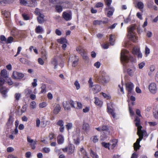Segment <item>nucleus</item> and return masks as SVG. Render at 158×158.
<instances>
[{
	"label": "nucleus",
	"mask_w": 158,
	"mask_h": 158,
	"mask_svg": "<svg viewBox=\"0 0 158 158\" xmlns=\"http://www.w3.org/2000/svg\"><path fill=\"white\" fill-rule=\"evenodd\" d=\"M135 121L136 122L135 126L137 127V135L139 137V139H137L136 142L134 144V150L137 151L140 148V142L143 139V136H146L147 132L145 130H141L142 127L140 125V119L139 117H136Z\"/></svg>",
	"instance_id": "obj_1"
},
{
	"label": "nucleus",
	"mask_w": 158,
	"mask_h": 158,
	"mask_svg": "<svg viewBox=\"0 0 158 158\" xmlns=\"http://www.w3.org/2000/svg\"><path fill=\"white\" fill-rule=\"evenodd\" d=\"M97 79L98 82L102 84L107 83L110 81L109 77L104 71L101 72L100 76L97 77Z\"/></svg>",
	"instance_id": "obj_2"
},
{
	"label": "nucleus",
	"mask_w": 158,
	"mask_h": 158,
	"mask_svg": "<svg viewBox=\"0 0 158 158\" xmlns=\"http://www.w3.org/2000/svg\"><path fill=\"white\" fill-rule=\"evenodd\" d=\"M127 29L128 37L133 41L135 42L137 40V37L135 35V26H131Z\"/></svg>",
	"instance_id": "obj_3"
},
{
	"label": "nucleus",
	"mask_w": 158,
	"mask_h": 158,
	"mask_svg": "<svg viewBox=\"0 0 158 158\" xmlns=\"http://www.w3.org/2000/svg\"><path fill=\"white\" fill-rule=\"evenodd\" d=\"M132 57L130 56L129 52L125 50H122L121 53V60L122 61L127 63L129 60H131Z\"/></svg>",
	"instance_id": "obj_4"
},
{
	"label": "nucleus",
	"mask_w": 158,
	"mask_h": 158,
	"mask_svg": "<svg viewBox=\"0 0 158 158\" xmlns=\"http://www.w3.org/2000/svg\"><path fill=\"white\" fill-rule=\"evenodd\" d=\"M5 80L3 78L0 77V92L4 97L6 96V94L8 89L6 87H2V86L4 84Z\"/></svg>",
	"instance_id": "obj_5"
},
{
	"label": "nucleus",
	"mask_w": 158,
	"mask_h": 158,
	"mask_svg": "<svg viewBox=\"0 0 158 158\" xmlns=\"http://www.w3.org/2000/svg\"><path fill=\"white\" fill-rule=\"evenodd\" d=\"M69 61L72 63L73 67H75L78 64L79 61V59L77 56L73 55L71 56L69 58Z\"/></svg>",
	"instance_id": "obj_6"
},
{
	"label": "nucleus",
	"mask_w": 158,
	"mask_h": 158,
	"mask_svg": "<svg viewBox=\"0 0 158 158\" xmlns=\"http://www.w3.org/2000/svg\"><path fill=\"white\" fill-rule=\"evenodd\" d=\"M24 77V74L22 73L15 71L13 73L12 77L15 79L21 80Z\"/></svg>",
	"instance_id": "obj_7"
},
{
	"label": "nucleus",
	"mask_w": 158,
	"mask_h": 158,
	"mask_svg": "<svg viewBox=\"0 0 158 158\" xmlns=\"http://www.w3.org/2000/svg\"><path fill=\"white\" fill-rule=\"evenodd\" d=\"M72 14L71 12H64L62 14V16L64 19L66 21H69L71 19Z\"/></svg>",
	"instance_id": "obj_8"
},
{
	"label": "nucleus",
	"mask_w": 158,
	"mask_h": 158,
	"mask_svg": "<svg viewBox=\"0 0 158 158\" xmlns=\"http://www.w3.org/2000/svg\"><path fill=\"white\" fill-rule=\"evenodd\" d=\"M134 87L133 84L131 82H128L126 83V89L128 92V94H129L131 93Z\"/></svg>",
	"instance_id": "obj_9"
},
{
	"label": "nucleus",
	"mask_w": 158,
	"mask_h": 158,
	"mask_svg": "<svg viewBox=\"0 0 158 158\" xmlns=\"http://www.w3.org/2000/svg\"><path fill=\"white\" fill-rule=\"evenodd\" d=\"M149 89L150 91L152 94H155L157 90L156 84L154 83H151L149 86Z\"/></svg>",
	"instance_id": "obj_10"
},
{
	"label": "nucleus",
	"mask_w": 158,
	"mask_h": 158,
	"mask_svg": "<svg viewBox=\"0 0 158 158\" xmlns=\"http://www.w3.org/2000/svg\"><path fill=\"white\" fill-rule=\"evenodd\" d=\"M27 141L29 143H30V146L31 148L33 149H35V145L36 143V141H34L33 139H31L29 136L27 137Z\"/></svg>",
	"instance_id": "obj_11"
},
{
	"label": "nucleus",
	"mask_w": 158,
	"mask_h": 158,
	"mask_svg": "<svg viewBox=\"0 0 158 158\" xmlns=\"http://www.w3.org/2000/svg\"><path fill=\"white\" fill-rule=\"evenodd\" d=\"M136 69L134 66H132L131 68H129L127 70V72L129 75L131 76H133L134 72L136 70Z\"/></svg>",
	"instance_id": "obj_12"
},
{
	"label": "nucleus",
	"mask_w": 158,
	"mask_h": 158,
	"mask_svg": "<svg viewBox=\"0 0 158 158\" xmlns=\"http://www.w3.org/2000/svg\"><path fill=\"white\" fill-rule=\"evenodd\" d=\"M44 31L43 28L40 25L36 26L35 29V32L37 34H41L43 33Z\"/></svg>",
	"instance_id": "obj_13"
},
{
	"label": "nucleus",
	"mask_w": 158,
	"mask_h": 158,
	"mask_svg": "<svg viewBox=\"0 0 158 158\" xmlns=\"http://www.w3.org/2000/svg\"><path fill=\"white\" fill-rule=\"evenodd\" d=\"M51 64L54 66V68L56 69L57 66L58 64V57L56 56H54L52 59L51 61Z\"/></svg>",
	"instance_id": "obj_14"
},
{
	"label": "nucleus",
	"mask_w": 158,
	"mask_h": 158,
	"mask_svg": "<svg viewBox=\"0 0 158 158\" xmlns=\"http://www.w3.org/2000/svg\"><path fill=\"white\" fill-rule=\"evenodd\" d=\"M106 9L110 10L108 11L107 14V16L109 17H110L113 15V12L114 11V9L112 7H109L106 8Z\"/></svg>",
	"instance_id": "obj_15"
},
{
	"label": "nucleus",
	"mask_w": 158,
	"mask_h": 158,
	"mask_svg": "<svg viewBox=\"0 0 158 158\" xmlns=\"http://www.w3.org/2000/svg\"><path fill=\"white\" fill-rule=\"evenodd\" d=\"M44 15L42 14L38 16L37 20L39 23L42 24L44 22Z\"/></svg>",
	"instance_id": "obj_16"
},
{
	"label": "nucleus",
	"mask_w": 158,
	"mask_h": 158,
	"mask_svg": "<svg viewBox=\"0 0 158 158\" xmlns=\"http://www.w3.org/2000/svg\"><path fill=\"white\" fill-rule=\"evenodd\" d=\"M68 153L71 154L73 153L74 151V147L73 145H70L67 147Z\"/></svg>",
	"instance_id": "obj_17"
},
{
	"label": "nucleus",
	"mask_w": 158,
	"mask_h": 158,
	"mask_svg": "<svg viewBox=\"0 0 158 158\" xmlns=\"http://www.w3.org/2000/svg\"><path fill=\"white\" fill-rule=\"evenodd\" d=\"M61 107L60 105L57 104L53 110V113L56 114H57L60 111Z\"/></svg>",
	"instance_id": "obj_18"
},
{
	"label": "nucleus",
	"mask_w": 158,
	"mask_h": 158,
	"mask_svg": "<svg viewBox=\"0 0 158 158\" xmlns=\"http://www.w3.org/2000/svg\"><path fill=\"white\" fill-rule=\"evenodd\" d=\"M63 104L64 110H69L70 109L69 101L64 102L63 103Z\"/></svg>",
	"instance_id": "obj_19"
},
{
	"label": "nucleus",
	"mask_w": 158,
	"mask_h": 158,
	"mask_svg": "<svg viewBox=\"0 0 158 158\" xmlns=\"http://www.w3.org/2000/svg\"><path fill=\"white\" fill-rule=\"evenodd\" d=\"M64 142V138L62 135H59L57 137V143L58 144H62Z\"/></svg>",
	"instance_id": "obj_20"
},
{
	"label": "nucleus",
	"mask_w": 158,
	"mask_h": 158,
	"mask_svg": "<svg viewBox=\"0 0 158 158\" xmlns=\"http://www.w3.org/2000/svg\"><path fill=\"white\" fill-rule=\"evenodd\" d=\"M94 103L96 105L100 107L101 106L102 104V102L97 97L94 98Z\"/></svg>",
	"instance_id": "obj_21"
},
{
	"label": "nucleus",
	"mask_w": 158,
	"mask_h": 158,
	"mask_svg": "<svg viewBox=\"0 0 158 158\" xmlns=\"http://www.w3.org/2000/svg\"><path fill=\"white\" fill-rule=\"evenodd\" d=\"M1 74L2 77L6 79L8 78L7 71L6 69H3L1 72Z\"/></svg>",
	"instance_id": "obj_22"
},
{
	"label": "nucleus",
	"mask_w": 158,
	"mask_h": 158,
	"mask_svg": "<svg viewBox=\"0 0 158 158\" xmlns=\"http://www.w3.org/2000/svg\"><path fill=\"white\" fill-rule=\"evenodd\" d=\"M107 109L108 113L111 114L114 118L115 117V113L114 112L113 109L109 107L108 104H107Z\"/></svg>",
	"instance_id": "obj_23"
},
{
	"label": "nucleus",
	"mask_w": 158,
	"mask_h": 158,
	"mask_svg": "<svg viewBox=\"0 0 158 158\" xmlns=\"http://www.w3.org/2000/svg\"><path fill=\"white\" fill-rule=\"evenodd\" d=\"M93 89L95 93H97L100 91L101 89V88L100 85H93Z\"/></svg>",
	"instance_id": "obj_24"
},
{
	"label": "nucleus",
	"mask_w": 158,
	"mask_h": 158,
	"mask_svg": "<svg viewBox=\"0 0 158 158\" xmlns=\"http://www.w3.org/2000/svg\"><path fill=\"white\" fill-rule=\"evenodd\" d=\"M76 50L81 55L85 52L84 49L81 46L77 47L76 48Z\"/></svg>",
	"instance_id": "obj_25"
},
{
	"label": "nucleus",
	"mask_w": 158,
	"mask_h": 158,
	"mask_svg": "<svg viewBox=\"0 0 158 158\" xmlns=\"http://www.w3.org/2000/svg\"><path fill=\"white\" fill-rule=\"evenodd\" d=\"M57 41L59 43L62 44L65 43H67V40L64 38H61L60 39L57 40Z\"/></svg>",
	"instance_id": "obj_26"
},
{
	"label": "nucleus",
	"mask_w": 158,
	"mask_h": 158,
	"mask_svg": "<svg viewBox=\"0 0 158 158\" xmlns=\"http://www.w3.org/2000/svg\"><path fill=\"white\" fill-rule=\"evenodd\" d=\"M89 124L87 123H84L83 125V129L86 131H87L89 130Z\"/></svg>",
	"instance_id": "obj_27"
},
{
	"label": "nucleus",
	"mask_w": 158,
	"mask_h": 158,
	"mask_svg": "<svg viewBox=\"0 0 158 158\" xmlns=\"http://www.w3.org/2000/svg\"><path fill=\"white\" fill-rule=\"evenodd\" d=\"M55 9L56 11L59 13L61 12L63 10V7L60 5H56L55 7Z\"/></svg>",
	"instance_id": "obj_28"
},
{
	"label": "nucleus",
	"mask_w": 158,
	"mask_h": 158,
	"mask_svg": "<svg viewBox=\"0 0 158 158\" xmlns=\"http://www.w3.org/2000/svg\"><path fill=\"white\" fill-rule=\"evenodd\" d=\"M118 142V141L116 139H113L110 142V145H111L112 148H114L116 146Z\"/></svg>",
	"instance_id": "obj_29"
},
{
	"label": "nucleus",
	"mask_w": 158,
	"mask_h": 158,
	"mask_svg": "<svg viewBox=\"0 0 158 158\" xmlns=\"http://www.w3.org/2000/svg\"><path fill=\"white\" fill-rule=\"evenodd\" d=\"M41 90L40 93H39L40 94L46 93V85L45 84H43L42 85V86L41 87Z\"/></svg>",
	"instance_id": "obj_30"
},
{
	"label": "nucleus",
	"mask_w": 158,
	"mask_h": 158,
	"mask_svg": "<svg viewBox=\"0 0 158 158\" xmlns=\"http://www.w3.org/2000/svg\"><path fill=\"white\" fill-rule=\"evenodd\" d=\"M90 155L93 158H98V155L92 149L90 150Z\"/></svg>",
	"instance_id": "obj_31"
},
{
	"label": "nucleus",
	"mask_w": 158,
	"mask_h": 158,
	"mask_svg": "<svg viewBox=\"0 0 158 158\" xmlns=\"http://www.w3.org/2000/svg\"><path fill=\"white\" fill-rule=\"evenodd\" d=\"M31 2L29 3L28 6H35L37 5L36 0H31Z\"/></svg>",
	"instance_id": "obj_32"
},
{
	"label": "nucleus",
	"mask_w": 158,
	"mask_h": 158,
	"mask_svg": "<svg viewBox=\"0 0 158 158\" xmlns=\"http://www.w3.org/2000/svg\"><path fill=\"white\" fill-rule=\"evenodd\" d=\"M139 48L138 47H134L132 51L133 54H136L139 52Z\"/></svg>",
	"instance_id": "obj_33"
},
{
	"label": "nucleus",
	"mask_w": 158,
	"mask_h": 158,
	"mask_svg": "<svg viewBox=\"0 0 158 158\" xmlns=\"http://www.w3.org/2000/svg\"><path fill=\"white\" fill-rule=\"evenodd\" d=\"M138 8L139 9H142L143 8L144 4L143 2H139L137 4Z\"/></svg>",
	"instance_id": "obj_34"
},
{
	"label": "nucleus",
	"mask_w": 158,
	"mask_h": 158,
	"mask_svg": "<svg viewBox=\"0 0 158 158\" xmlns=\"http://www.w3.org/2000/svg\"><path fill=\"white\" fill-rule=\"evenodd\" d=\"M21 97V95L20 93H16L15 94V100L18 101Z\"/></svg>",
	"instance_id": "obj_35"
},
{
	"label": "nucleus",
	"mask_w": 158,
	"mask_h": 158,
	"mask_svg": "<svg viewBox=\"0 0 158 158\" xmlns=\"http://www.w3.org/2000/svg\"><path fill=\"white\" fill-rule=\"evenodd\" d=\"M81 55L83 57V59L85 60H88L89 59L88 57L87 56V54L85 52H84Z\"/></svg>",
	"instance_id": "obj_36"
},
{
	"label": "nucleus",
	"mask_w": 158,
	"mask_h": 158,
	"mask_svg": "<svg viewBox=\"0 0 158 158\" xmlns=\"http://www.w3.org/2000/svg\"><path fill=\"white\" fill-rule=\"evenodd\" d=\"M114 36L113 35H111L110 38V42L111 45H113L114 44Z\"/></svg>",
	"instance_id": "obj_37"
},
{
	"label": "nucleus",
	"mask_w": 158,
	"mask_h": 158,
	"mask_svg": "<svg viewBox=\"0 0 158 158\" xmlns=\"http://www.w3.org/2000/svg\"><path fill=\"white\" fill-rule=\"evenodd\" d=\"M36 103L34 101L31 102L30 105V107L32 109H34L36 107Z\"/></svg>",
	"instance_id": "obj_38"
},
{
	"label": "nucleus",
	"mask_w": 158,
	"mask_h": 158,
	"mask_svg": "<svg viewBox=\"0 0 158 158\" xmlns=\"http://www.w3.org/2000/svg\"><path fill=\"white\" fill-rule=\"evenodd\" d=\"M102 20H96L93 21V24L94 25H100L102 24Z\"/></svg>",
	"instance_id": "obj_39"
},
{
	"label": "nucleus",
	"mask_w": 158,
	"mask_h": 158,
	"mask_svg": "<svg viewBox=\"0 0 158 158\" xmlns=\"http://www.w3.org/2000/svg\"><path fill=\"white\" fill-rule=\"evenodd\" d=\"M74 85L76 87V89L77 90L79 89L80 88V84L78 81H76L74 82Z\"/></svg>",
	"instance_id": "obj_40"
},
{
	"label": "nucleus",
	"mask_w": 158,
	"mask_h": 158,
	"mask_svg": "<svg viewBox=\"0 0 158 158\" xmlns=\"http://www.w3.org/2000/svg\"><path fill=\"white\" fill-rule=\"evenodd\" d=\"M13 38L12 37L10 36L9 37L7 40H6V43L9 44L13 42Z\"/></svg>",
	"instance_id": "obj_41"
},
{
	"label": "nucleus",
	"mask_w": 158,
	"mask_h": 158,
	"mask_svg": "<svg viewBox=\"0 0 158 158\" xmlns=\"http://www.w3.org/2000/svg\"><path fill=\"white\" fill-rule=\"evenodd\" d=\"M145 63L144 61H143L138 64L139 68L141 69H142L145 65Z\"/></svg>",
	"instance_id": "obj_42"
},
{
	"label": "nucleus",
	"mask_w": 158,
	"mask_h": 158,
	"mask_svg": "<svg viewBox=\"0 0 158 158\" xmlns=\"http://www.w3.org/2000/svg\"><path fill=\"white\" fill-rule=\"evenodd\" d=\"M150 53V50L147 46H146L145 48V54L146 56H147Z\"/></svg>",
	"instance_id": "obj_43"
},
{
	"label": "nucleus",
	"mask_w": 158,
	"mask_h": 158,
	"mask_svg": "<svg viewBox=\"0 0 158 158\" xmlns=\"http://www.w3.org/2000/svg\"><path fill=\"white\" fill-rule=\"evenodd\" d=\"M102 146L106 148H108L109 149L110 144L108 143L105 142H102Z\"/></svg>",
	"instance_id": "obj_44"
},
{
	"label": "nucleus",
	"mask_w": 158,
	"mask_h": 158,
	"mask_svg": "<svg viewBox=\"0 0 158 158\" xmlns=\"http://www.w3.org/2000/svg\"><path fill=\"white\" fill-rule=\"evenodd\" d=\"M56 124L60 127H61L64 126V123L63 120H60L56 123Z\"/></svg>",
	"instance_id": "obj_45"
},
{
	"label": "nucleus",
	"mask_w": 158,
	"mask_h": 158,
	"mask_svg": "<svg viewBox=\"0 0 158 158\" xmlns=\"http://www.w3.org/2000/svg\"><path fill=\"white\" fill-rule=\"evenodd\" d=\"M13 121L14 120L13 117L11 116H10L7 122V124H11L13 123Z\"/></svg>",
	"instance_id": "obj_46"
},
{
	"label": "nucleus",
	"mask_w": 158,
	"mask_h": 158,
	"mask_svg": "<svg viewBox=\"0 0 158 158\" xmlns=\"http://www.w3.org/2000/svg\"><path fill=\"white\" fill-rule=\"evenodd\" d=\"M92 141L94 143L97 142L98 141V137L95 135L92 137Z\"/></svg>",
	"instance_id": "obj_47"
},
{
	"label": "nucleus",
	"mask_w": 158,
	"mask_h": 158,
	"mask_svg": "<svg viewBox=\"0 0 158 158\" xmlns=\"http://www.w3.org/2000/svg\"><path fill=\"white\" fill-rule=\"evenodd\" d=\"M66 126L67 129L68 130L72 128L73 126L72 124L70 123H68L66 125Z\"/></svg>",
	"instance_id": "obj_48"
},
{
	"label": "nucleus",
	"mask_w": 158,
	"mask_h": 158,
	"mask_svg": "<svg viewBox=\"0 0 158 158\" xmlns=\"http://www.w3.org/2000/svg\"><path fill=\"white\" fill-rule=\"evenodd\" d=\"M35 13L36 14V15H37L38 16L40 15L41 14H42V13H41L40 10L38 8H36L35 11Z\"/></svg>",
	"instance_id": "obj_49"
},
{
	"label": "nucleus",
	"mask_w": 158,
	"mask_h": 158,
	"mask_svg": "<svg viewBox=\"0 0 158 158\" xmlns=\"http://www.w3.org/2000/svg\"><path fill=\"white\" fill-rule=\"evenodd\" d=\"M37 80L36 79H34L33 80V82L32 83V85L33 87H36L37 84Z\"/></svg>",
	"instance_id": "obj_50"
},
{
	"label": "nucleus",
	"mask_w": 158,
	"mask_h": 158,
	"mask_svg": "<svg viewBox=\"0 0 158 158\" xmlns=\"http://www.w3.org/2000/svg\"><path fill=\"white\" fill-rule=\"evenodd\" d=\"M20 1V3L21 4L23 5H26L27 4H28V5H29V3H28L25 0H19Z\"/></svg>",
	"instance_id": "obj_51"
},
{
	"label": "nucleus",
	"mask_w": 158,
	"mask_h": 158,
	"mask_svg": "<svg viewBox=\"0 0 158 158\" xmlns=\"http://www.w3.org/2000/svg\"><path fill=\"white\" fill-rule=\"evenodd\" d=\"M47 103L45 102H42L39 104V106L40 108H43L46 106Z\"/></svg>",
	"instance_id": "obj_52"
},
{
	"label": "nucleus",
	"mask_w": 158,
	"mask_h": 158,
	"mask_svg": "<svg viewBox=\"0 0 158 158\" xmlns=\"http://www.w3.org/2000/svg\"><path fill=\"white\" fill-rule=\"evenodd\" d=\"M105 1L108 7H110V6L112 2V0H105Z\"/></svg>",
	"instance_id": "obj_53"
},
{
	"label": "nucleus",
	"mask_w": 158,
	"mask_h": 158,
	"mask_svg": "<svg viewBox=\"0 0 158 158\" xmlns=\"http://www.w3.org/2000/svg\"><path fill=\"white\" fill-rule=\"evenodd\" d=\"M43 151L45 153H48L50 151V149L49 148L45 147L43 149Z\"/></svg>",
	"instance_id": "obj_54"
},
{
	"label": "nucleus",
	"mask_w": 158,
	"mask_h": 158,
	"mask_svg": "<svg viewBox=\"0 0 158 158\" xmlns=\"http://www.w3.org/2000/svg\"><path fill=\"white\" fill-rule=\"evenodd\" d=\"M6 81L8 84L9 85H12L13 84V82L11 81V79L8 77V78H7L6 79Z\"/></svg>",
	"instance_id": "obj_55"
},
{
	"label": "nucleus",
	"mask_w": 158,
	"mask_h": 158,
	"mask_svg": "<svg viewBox=\"0 0 158 158\" xmlns=\"http://www.w3.org/2000/svg\"><path fill=\"white\" fill-rule=\"evenodd\" d=\"M22 16L25 20H28L29 19V17L26 14L24 13L23 14Z\"/></svg>",
	"instance_id": "obj_56"
},
{
	"label": "nucleus",
	"mask_w": 158,
	"mask_h": 158,
	"mask_svg": "<svg viewBox=\"0 0 158 158\" xmlns=\"http://www.w3.org/2000/svg\"><path fill=\"white\" fill-rule=\"evenodd\" d=\"M42 57L43 59L44 60H46L47 58V53L46 52H45L44 53H43L42 54Z\"/></svg>",
	"instance_id": "obj_57"
},
{
	"label": "nucleus",
	"mask_w": 158,
	"mask_h": 158,
	"mask_svg": "<svg viewBox=\"0 0 158 158\" xmlns=\"http://www.w3.org/2000/svg\"><path fill=\"white\" fill-rule=\"evenodd\" d=\"M88 83L89 84V87L92 88L93 87V82L92 81V79L91 78H90L88 81Z\"/></svg>",
	"instance_id": "obj_58"
},
{
	"label": "nucleus",
	"mask_w": 158,
	"mask_h": 158,
	"mask_svg": "<svg viewBox=\"0 0 158 158\" xmlns=\"http://www.w3.org/2000/svg\"><path fill=\"white\" fill-rule=\"evenodd\" d=\"M102 131H106L108 130V128L106 126H103L101 127Z\"/></svg>",
	"instance_id": "obj_59"
},
{
	"label": "nucleus",
	"mask_w": 158,
	"mask_h": 158,
	"mask_svg": "<svg viewBox=\"0 0 158 158\" xmlns=\"http://www.w3.org/2000/svg\"><path fill=\"white\" fill-rule=\"evenodd\" d=\"M32 91L31 89H27L25 90V93L27 94H29L31 93Z\"/></svg>",
	"instance_id": "obj_60"
},
{
	"label": "nucleus",
	"mask_w": 158,
	"mask_h": 158,
	"mask_svg": "<svg viewBox=\"0 0 158 158\" xmlns=\"http://www.w3.org/2000/svg\"><path fill=\"white\" fill-rule=\"evenodd\" d=\"M69 103L70 105H71L72 107L74 108L75 107L74 105H76V102H74L73 100H70L69 101Z\"/></svg>",
	"instance_id": "obj_61"
},
{
	"label": "nucleus",
	"mask_w": 158,
	"mask_h": 158,
	"mask_svg": "<svg viewBox=\"0 0 158 158\" xmlns=\"http://www.w3.org/2000/svg\"><path fill=\"white\" fill-rule=\"evenodd\" d=\"M75 104L77 105V108L81 109L82 108V105L80 102H76Z\"/></svg>",
	"instance_id": "obj_62"
},
{
	"label": "nucleus",
	"mask_w": 158,
	"mask_h": 158,
	"mask_svg": "<svg viewBox=\"0 0 158 158\" xmlns=\"http://www.w3.org/2000/svg\"><path fill=\"white\" fill-rule=\"evenodd\" d=\"M38 62L41 65H43L44 64V60L41 58H39L38 59Z\"/></svg>",
	"instance_id": "obj_63"
},
{
	"label": "nucleus",
	"mask_w": 158,
	"mask_h": 158,
	"mask_svg": "<svg viewBox=\"0 0 158 158\" xmlns=\"http://www.w3.org/2000/svg\"><path fill=\"white\" fill-rule=\"evenodd\" d=\"M103 6V4L102 3L99 2L96 4L95 6L97 8H99L102 6Z\"/></svg>",
	"instance_id": "obj_64"
}]
</instances>
